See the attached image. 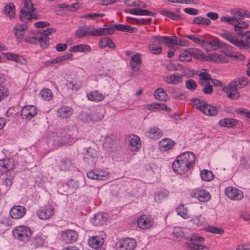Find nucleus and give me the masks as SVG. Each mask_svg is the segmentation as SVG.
Returning a JSON list of instances; mask_svg holds the SVG:
<instances>
[{
    "label": "nucleus",
    "instance_id": "f257e3e1",
    "mask_svg": "<svg viewBox=\"0 0 250 250\" xmlns=\"http://www.w3.org/2000/svg\"><path fill=\"white\" fill-rule=\"evenodd\" d=\"M195 158L194 154L191 152L181 154L172 163L173 171L179 174L186 173L193 168Z\"/></svg>",
    "mask_w": 250,
    "mask_h": 250
},
{
    "label": "nucleus",
    "instance_id": "f03ea898",
    "mask_svg": "<svg viewBox=\"0 0 250 250\" xmlns=\"http://www.w3.org/2000/svg\"><path fill=\"white\" fill-rule=\"evenodd\" d=\"M249 81L246 77L236 78L231 81L228 85L223 87V90L227 94V97L232 99H237L240 97L239 90L245 87Z\"/></svg>",
    "mask_w": 250,
    "mask_h": 250
},
{
    "label": "nucleus",
    "instance_id": "7ed1b4c3",
    "mask_svg": "<svg viewBox=\"0 0 250 250\" xmlns=\"http://www.w3.org/2000/svg\"><path fill=\"white\" fill-rule=\"evenodd\" d=\"M186 245L191 250H209V248L204 245L205 239L198 234H192L187 238Z\"/></svg>",
    "mask_w": 250,
    "mask_h": 250
},
{
    "label": "nucleus",
    "instance_id": "20e7f679",
    "mask_svg": "<svg viewBox=\"0 0 250 250\" xmlns=\"http://www.w3.org/2000/svg\"><path fill=\"white\" fill-rule=\"evenodd\" d=\"M12 234L15 239L23 243L28 242L32 235L30 229L24 225L15 228L12 231Z\"/></svg>",
    "mask_w": 250,
    "mask_h": 250
},
{
    "label": "nucleus",
    "instance_id": "39448f33",
    "mask_svg": "<svg viewBox=\"0 0 250 250\" xmlns=\"http://www.w3.org/2000/svg\"><path fill=\"white\" fill-rule=\"evenodd\" d=\"M53 145L56 146H60L65 144L72 143L70 136L66 133L64 130H59L53 133Z\"/></svg>",
    "mask_w": 250,
    "mask_h": 250
},
{
    "label": "nucleus",
    "instance_id": "423d86ee",
    "mask_svg": "<svg viewBox=\"0 0 250 250\" xmlns=\"http://www.w3.org/2000/svg\"><path fill=\"white\" fill-rule=\"evenodd\" d=\"M220 36L229 42L231 43L239 48L243 49H248L250 48V42L247 41H238L228 32L221 33Z\"/></svg>",
    "mask_w": 250,
    "mask_h": 250
},
{
    "label": "nucleus",
    "instance_id": "0eeeda50",
    "mask_svg": "<svg viewBox=\"0 0 250 250\" xmlns=\"http://www.w3.org/2000/svg\"><path fill=\"white\" fill-rule=\"evenodd\" d=\"M117 250H133L136 247L135 239L127 238L118 241L115 245Z\"/></svg>",
    "mask_w": 250,
    "mask_h": 250
},
{
    "label": "nucleus",
    "instance_id": "6e6552de",
    "mask_svg": "<svg viewBox=\"0 0 250 250\" xmlns=\"http://www.w3.org/2000/svg\"><path fill=\"white\" fill-rule=\"evenodd\" d=\"M37 113V107L33 105H27L22 108L21 116L23 119L30 120L34 117Z\"/></svg>",
    "mask_w": 250,
    "mask_h": 250
},
{
    "label": "nucleus",
    "instance_id": "1a4fd4ad",
    "mask_svg": "<svg viewBox=\"0 0 250 250\" xmlns=\"http://www.w3.org/2000/svg\"><path fill=\"white\" fill-rule=\"evenodd\" d=\"M226 195L229 199L234 200H240L243 198V192L238 188L229 187L225 190Z\"/></svg>",
    "mask_w": 250,
    "mask_h": 250
},
{
    "label": "nucleus",
    "instance_id": "9d476101",
    "mask_svg": "<svg viewBox=\"0 0 250 250\" xmlns=\"http://www.w3.org/2000/svg\"><path fill=\"white\" fill-rule=\"evenodd\" d=\"M97 152L96 150L89 147L86 149L84 153L83 160L89 165H93L97 161Z\"/></svg>",
    "mask_w": 250,
    "mask_h": 250
},
{
    "label": "nucleus",
    "instance_id": "9b49d317",
    "mask_svg": "<svg viewBox=\"0 0 250 250\" xmlns=\"http://www.w3.org/2000/svg\"><path fill=\"white\" fill-rule=\"evenodd\" d=\"M54 213V208L51 205H47L37 211L36 214L41 219L46 220L51 218Z\"/></svg>",
    "mask_w": 250,
    "mask_h": 250
},
{
    "label": "nucleus",
    "instance_id": "f8f14e48",
    "mask_svg": "<svg viewBox=\"0 0 250 250\" xmlns=\"http://www.w3.org/2000/svg\"><path fill=\"white\" fill-rule=\"evenodd\" d=\"M5 58L9 61H14L21 65L26 66L27 65V61L21 55L19 54L6 52L2 54Z\"/></svg>",
    "mask_w": 250,
    "mask_h": 250
},
{
    "label": "nucleus",
    "instance_id": "ddd939ff",
    "mask_svg": "<svg viewBox=\"0 0 250 250\" xmlns=\"http://www.w3.org/2000/svg\"><path fill=\"white\" fill-rule=\"evenodd\" d=\"M61 236L63 241L67 244L77 241L78 235L77 232L71 229H67L61 232Z\"/></svg>",
    "mask_w": 250,
    "mask_h": 250
},
{
    "label": "nucleus",
    "instance_id": "4468645a",
    "mask_svg": "<svg viewBox=\"0 0 250 250\" xmlns=\"http://www.w3.org/2000/svg\"><path fill=\"white\" fill-rule=\"evenodd\" d=\"M128 149L132 151H137L141 146L140 138L135 134H131L128 138Z\"/></svg>",
    "mask_w": 250,
    "mask_h": 250
},
{
    "label": "nucleus",
    "instance_id": "2eb2a0df",
    "mask_svg": "<svg viewBox=\"0 0 250 250\" xmlns=\"http://www.w3.org/2000/svg\"><path fill=\"white\" fill-rule=\"evenodd\" d=\"M153 220L151 216L147 215L141 216L137 221L138 227L143 229L150 228L153 226Z\"/></svg>",
    "mask_w": 250,
    "mask_h": 250
},
{
    "label": "nucleus",
    "instance_id": "dca6fc26",
    "mask_svg": "<svg viewBox=\"0 0 250 250\" xmlns=\"http://www.w3.org/2000/svg\"><path fill=\"white\" fill-rule=\"evenodd\" d=\"M56 31V29L53 27L48 28L43 30L41 36L39 38L41 45L42 47L46 48L48 45L49 38L48 36Z\"/></svg>",
    "mask_w": 250,
    "mask_h": 250
},
{
    "label": "nucleus",
    "instance_id": "f3484780",
    "mask_svg": "<svg viewBox=\"0 0 250 250\" xmlns=\"http://www.w3.org/2000/svg\"><path fill=\"white\" fill-rule=\"evenodd\" d=\"M75 35L78 38L94 36V28L90 29L88 26H81L76 30Z\"/></svg>",
    "mask_w": 250,
    "mask_h": 250
},
{
    "label": "nucleus",
    "instance_id": "a211bd4d",
    "mask_svg": "<svg viewBox=\"0 0 250 250\" xmlns=\"http://www.w3.org/2000/svg\"><path fill=\"white\" fill-rule=\"evenodd\" d=\"M184 74L180 75L179 73H174L166 76L164 79V81L170 84H179L183 82Z\"/></svg>",
    "mask_w": 250,
    "mask_h": 250
},
{
    "label": "nucleus",
    "instance_id": "6ab92c4d",
    "mask_svg": "<svg viewBox=\"0 0 250 250\" xmlns=\"http://www.w3.org/2000/svg\"><path fill=\"white\" fill-rule=\"evenodd\" d=\"M57 116L62 119L70 118L74 113L73 109L70 106L63 105L57 110Z\"/></svg>",
    "mask_w": 250,
    "mask_h": 250
},
{
    "label": "nucleus",
    "instance_id": "aec40b11",
    "mask_svg": "<svg viewBox=\"0 0 250 250\" xmlns=\"http://www.w3.org/2000/svg\"><path fill=\"white\" fill-rule=\"evenodd\" d=\"M25 208L21 206H15L12 207L10 210V216L14 219H20L26 213Z\"/></svg>",
    "mask_w": 250,
    "mask_h": 250
},
{
    "label": "nucleus",
    "instance_id": "412c9836",
    "mask_svg": "<svg viewBox=\"0 0 250 250\" xmlns=\"http://www.w3.org/2000/svg\"><path fill=\"white\" fill-rule=\"evenodd\" d=\"M14 161L12 159L6 158L0 160V171L5 172L12 169L14 166Z\"/></svg>",
    "mask_w": 250,
    "mask_h": 250
},
{
    "label": "nucleus",
    "instance_id": "4be33fe9",
    "mask_svg": "<svg viewBox=\"0 0 250 250\" xmlns=\"http://www.w3.org/2000/svg\"><path fill=\"white\" fill-rule=\"evenodd\" d=\"M159 42H155V36L150 40L148 45V49L151 54L159 55L161 53L162 49Z\"/></svg>",
    "mask_w": 250,
    "mask_h": 250
},
{
    "label": "nucleus",
    "instance_id": "5701e85b",
    "mask_svg": "<svg viewBox=\"0 0 250 250\" xmlns=\"http://www.w3.org/2000/svg\"><path fill=\"white\" fill-rule=\"evenodd\" d=\"M194 197L197 198L200 202H206L210 198L209 193L206 190L197 189L193 194Z\"/></svg>",
    "mask_w": 250,
    "mask_h": 250
},
{
    "label": "nucleus",
    "instance_id": "b1692460",
    "mask_svg": "<svg viewBox=\"0 0 250 250\" xmlns=\"http://www.w3.org/2000/svg\"><path fill=\"white\" fill-rule=\"evenodd\" d=\"M163 131L157 127H151L146 132L147 137L154 139H157L163 136Z\"/></svg>",
    "mask_w": 250,
    "mask_h": 250
},
{
    "label": "nucleus",
    "instance_id": "393cba45",
    "mask_svg": "<svg viewBox=\"0 0 250 250\" xmlns=\"http://www.w3.org/2000/svg\"><path fill=\"white\" fill-rule=\"evenodd\" d=\"M175 142L169 138L163 139L159 143V147L161 151H166L172 148Z\"/></svg>",
    "mask_w": 250,
    "mask_h": 250
},
{
    "label": "nucleus",
    "instance_id": "a878e982",
    "mask_svg": "<svg viewBox=\"0 0 250 250\" xmlns=\"http://www.w3.org/2000/svg\"><path fill=\"white\" fill-rule=\"evenodd\" d=\"M201 112L206 115L214 116L218 113V110L214 106L208 104L206 102L203 107H202Z\"/></svg>",
    "mask_w": 250,
    "mask_h": 250
},
{
    "label": "nucleus",
    "instance_id": "bb28decb",
    "mask_svg": "<svg viewBox=\"0 0 250 250\" xmlns=\"http://www.w3.org/2000/svg\"><path fill=\"white\" fill-rule=\"evenodd\" d=\"M94 36H106L108 35L113 34L114 32V30L113 26H112L107 28H94Z\"/></svg>",
    "mask_w": 250,
    "mask_h": 250
},
{
    "label": "nucleus",
    "instance_id": "cd10ccee",
    "mask_svg": "<svg viewBox=\"0 0 250 250\" xmlns=\"http://www.w3.org/2000/svg\"><path fill=\"white\" fill-rule=\"evenodd\" d=\"M104 242V239L99 236L92 237L89 239L88 242L89 246L96 249L100 248L103 244Z\"/></svg>",
    "mask_w": 250,
    "mask_h": 250
},
{
    "label": "nucleus",
    "instance_id": "c85d7f7f",
    "mask_svg": "<svg viewBox=\"0 0 250 250\" xmlns=\"http://www.w3.org/2000/svg\"><path fill=\"white\" fill-rule=\"evenodd\" d=\"M126 13H129L132 15H139V16H154L155 13L148 11L147 10H143L140 8H134L132 9H128L125 11Z\"/></svg>",
    "mask_w": 250,
    "mask_h": 250
},
{
    "label": "nucleus",
    "instance_id": "c756f323",
    "mask_svg": "<svg viewBox=\"0 0 250 250\" xmlns=\"http://www.w3.org/2000/svg\"><path fill=\"white\" fill-rule=\"evenodd\" d=\"M238 120L233 118H225L219 121V125L222 127H233L238 124Z\"/></svg>",
    "mask_w": 250,
    "mask_h": 250
},
{
    "label": "nucleus",
    "instance_id": "7c9ffc66",
    "mask_svg": "<svg viewBox=\"0 0 250 250\" xmlns=\"http://www.w3.org/2000/svg\"><path fill=\"white\" fill-rule=\"evenodd\" d=\"M155 42H159L160 44L164 43L167 45H170L175 43L174 36L170 37L168 36H155Z\"/></svg>",
    "mask_w": 250,
    "mask_h": 250
},
{
    "label": "nucleus",
    "instance_id": "2f4dec72",
    "mask_svg": "<svg viewBox=\"0 0 250 250\" xmlns=\"http://www.w3.org/2000/svg\"><path fill=\"white\" fill-rule=\"evenodd\" d=\"M27 26L25 24H18L14 29V34L18 39H22L24 31L27 29Z\"/></svg>",
    "mask_w": 250,
    "mask_h": 250
},
{
    "label": "nucleus",
    "instance_id": "473e14b6",
    "mask_svg": "<svg viewBox=\"0 0 250 250\" xmlns=\"http://www.w3.org/2000/svg\"><path fill=\"white\" fill-rule=\"evenodd\" d=\"M107 218L106 216L102 213L96 214L92 220V222L95 226H103L106 222Z\"/></svg>",
    "mask_w": 250,
    "mask_h": 250
},
{
    "label": "nucleus",
    "instance_id": "72a5a7b5",
    "mask_svg": "<svg viewBox=\"0 0 250 250\" xmlns=\"http://www.w3.org/2000/svg\"><path fill=\"white\" fill-rule=\"evenodd\" d=\"M207 60L216 63H224L226 62V58L222 55L214 53L209 54L207 56Z\"/></svg>",
    "mask_w": 250,
    "mask_h": 250
},
{
    "label": "nucleus",
    "instance_id": "f704fd0d",
    "mask_svg": "<svg viewBox=\"0 0 250 250\" xmlns=\"http://www.w3.org/2000/svg\"><path fill=\"white\" fill-rule=\"evenodd\" d=\"M91 51V48L89 45L83 44L74 45L70 49V51L74 52H90Z\"/></svg>",
    "mask_w": 250,
    "mask_h": 250
},
{
    "label": "nucleus",
    "instance_id": "c9c22d12",
    "mask_svg": "<svg viewBox=\"0 0 250 250\" xmlns=\"http://www.w3.org/2000/svg\"><path fill=\"white\" fill-rule=\"evenodd\" d=\"M142 62L141 55L139 53H136L133 55L131 58L130 63L131 69L133 70H138L137 66L141 64Z\"/></svg>",
    "mask_w": 250,
    "mask_h": 250
},
{
    "label": "nucleus",
    "instance_id": "e433bc0d",
    "mask_svg": "<svg viewBox=\"0 0 250 250\" xmlns=\"http://www.w3.org/2000/svg\"><path fill=\"white\" fill-rule=\"evenodd\" d=\"M88 99L92 101L99 102L104 98V96L98 91H92L87 95Z\"/></svg>",
    "mask_w": 250,
    "mask_h": 250
},
{
    "label": "nucleus",
    "instance_id": "4c0bfd02",
    "mask_svg": "<svg viewBox=\"0 0 250 250\" xmlns=\"http://www.w3.org/2000/svg\"><path fill=\"white\" fill-rule=\"evenodd\" d=\"M234 30L237 32L238 35H240L242 34V29H245L248 27L249 24L245 21H242L237 18V22L234 25Z\"/></svg>",
    "mask_w": 250,
    "mask_h": 250
},
{
    "label": "nucleus",
    "instance_id": "58836bf2",
    "mask_svg": "<svg viewBox=\"0 0 250 250\" xmlns=\"http://www.w3.org/2000/svg\"><path fill=\"white\" fill-rule=\"evenodd\" d=\"M155 98L159 101H166L167 99V95L166 91L162 88H158L154 93Z\"/></svg>",
    "mask_w": 250,
    "mask_h": 250
},
{
    "label": "nucleus",
    "instance_id": "ea45409f",
    "mask_svg": "<svg viewBox=\"0 0 250 250\" xmlns=\"http://www.w3.org/2000/svg\"><path fill=\"white\" fill-rule=\"evenodd\" d=\"M85 185V181L83 178H81L78 180L71 179L68 181V185L75 189Z\"/></svg>",
    "mask_w": 250,
    "mask_h": 250
},
{
    "label": "nucleus",
    "instance_id": "a19ab883",
    "mask_svg": "<svg viewBox=\"0 0 250 250\" xmlns=\"http://www.w3.org/2000/svg\"><path fill=\"white\" fill-rule=\"evenodd\" d=\"M203 45H210L212 47V49L216 50L218 48L226 45V44L223 42H220L218 39H215L210 41H204L203 42Z\"/></svg>",
    "mask_w": 250,
    "mask_h": 250
},
{
    "label": "nucleus",
    "instance_id": "79ce46f5",
    "mask_svg": "<svg viewBox=\"0 0 250 250\" xmlns=\"http://www.w3.org/2000/svg\"><path fill=\"white\" fill-rule=\"evenodd\" d=\"M113 27L114 28V30L116 29L118 31H127L130 32H133L135 30H136V28L135 27H131L130 26L125 25L122 24H116L113 25Z\"/></svg>",
    "mask_w": 250,
    "mask_h": 250
},
{
    "label": "nucleus",
    "instance_id": "37998d69",
    "mask_svg": "<svg viewBox=\"0 0 250 250\" xmlns=\"http://www.w3.org/2000/svg\"><path fill=\"white\" fill-rule=\"evenodd\" d=\"M99 46L101 47L108 46L109 48H113L115 47V45L109 38H103L99 42Z\"/></svg>",
    "mask_w": 250,
    "mask_h": 250
},
{
    "label": "nucleus",
    "instance_id": "c03bdc74",
    "mask_svg": "<svg viewBox=\"0 0 250 250\" xmlns=\"http://www.w3.org/2000/svg\"><path fill=\"white\" fill-rule=\"evenodd\" d=\"M4 13L10 19L13 18L15 15V6L14 4H9L6 5L4 9Z\"/></svg>",
    "mask_w": 250,
    "mask_h": 250
},
{
    "label": "nucleus",
    "instance_id": "a18cd8bd",
    "mask_svg": "<svg viewBox=\"0 0 250 250\" xmlns=\"http://www.w3.org/2000/svg\"><path fill=\"white\" fill-rule=\"evenodd\" d=\"M160 13L161 15L168 17L172 20L179 21L182 19V17L180 15L170 11L163 10Z\"/></svg>",
    "mask_w": 250,
    "mask_h": 250
},
{
    "label": "nucleus",
    "instance_id": "49530a36",
    "mask_svg": "<svg viewBox=\"0 0 250 250\" xmlns=\"http://www.w3.org/2000/svg\"><path fill=\"white\" fill-rule=\"evenodd\" d=\"M146 108L149 110H152L154 109H166L167 110L168 107L164 104L162 103H151L147 104L146 105Z\"/></svg>",
    "mask_w": 250,
    "mask_h": 250
},
{
    "label": "nucleus",
    "instance_id": "de8ad7c7",
    "mask_svg": "<svg viewBox=\"0 0 250 250\" xmlns=\"http://www.w3.org/2000/svg\"><path fill=\"white\" fill-rule=\"evenodd\" d=\"M179 60L181 62H190L191 61V54L189 49L185 50L181 53L179 56Z\"/></svg>",
    "mask_w": 250,
    "mask_h": 250
},
{
    "label": "nucleus",
    "instance_id": "09e8293b",
    "mask_svg": "<svg viewBox=\"0 0 250 250\" xmlns=\"http://www.w3.org/2000/svg\"><path fill=\"white\" fill-rule=\"evenodd\" d=\"M72 163L70 160L65 159L62 160L59 165L61 170L65 171L69 170L72 167Z\"/></svg>",
    "mask_w": 250,
    "mask_h": 250
},
{
    "label": "nucleus",
    "instance_id": "8fccbe9b",
    "mask_svg": "<svg viewBox=\"0 0 250 250\" xmlns=\"http://www.w3.org/2000/svg\"><path fill=\"white\" fill-rule=\"evenodd\" d=\"M201 178L203 180L209 181L213 178V174L211 171L208 170L204 169L200 173Z\"/></svg>",
    "mask_w": 250,
    "mask_h": 250
},
{
    "label": "nucleus",
    "instance_id": "3c124183",
    "mask_svg": "<svg viewBox=\"0 0 250 250\" xmlns=\"http://www.w3.org/2000/svg\"><path fill=\"white\" fill-rule=\"evenodd\" d=\"M39 95L43 99L46 101H49L52 98V92L49 89H44L41 90Z\"/></svg>",
    "mask_w": 250,
    "mask_h": 250
},
{
    "label": "nucleus",
    "instance_id": "603ef678",
    "mask_svg": "<svg viewBox=\"0 0 250 250\" xmlns=\"http://www.w3.org/2000/svg\"><path fill=\"white\" fill-rule=\"evenodd\" d=\"M177 214L182 217L187 219L188 218V210L185 208L183 205L179 206L176 208Z\"/></svg>",
    "mask_w": 250,
    "mask_h": 250
},
{
    "label": "nucleus",
    "instance_id": "864d4df0",
    "mask_svg": "<svg viewBox=\"0 0 250 250\" xmlns=\"http://www.w3.org/2000/svg\"><path fill=\"white\" fill-rule=\"evenodd\" d=\"M201 85L203 86V92L206 94H210L213 91L212 85L209 82H201Z\"/></svg>",
    "mask_w": 250,
    "mask_h": 250
},
{
    "label": "nucleus",
    "instance_id": "5fc2aeb1",
    "mask_svg": "<svg viewBox=\"0 0 250 250\" xmlns=\"http://www.w3.org/2000/svg\"><path fill=\"white\" fill-rule=\"evenodd\" d=\"M240 165L245 169H250V158L242 156L240 159Z\"/></svg>",
    "mask_w": 250,
    "mask_h": 250
},
{
    "label": "nucleus",
    "instance_id": "6e6d98bb",
    "mask_svg": "<svg viewBox=\"0 0 250 250\" xmlns=\"http://www.w3.org/2000/svg\"><path fill=\"white\" fill-rule=\"evenodd\" d=\"M45 236L38 234L34 238V244L36 247L43 246L45 243Z\"/></svg>",
    "mask_w": 250,
    "mask_h": 250
},
{
    "label": "nucleus",
    "instance_id": "4d7b16f0",
    "mask_svg": "<svg viewBox=\"0 0 250 250\" xmlns=\"http://www.w3.org/2000/svg\"><path fill=\"white\" fill-rule=\"evenodd\" d=\"M206 102L197 98L193 99L191 101L192 105L196 108L201 111Z\"/></svg>",
    "mask_w": 250,
    "mask_h": 250
},
{
    "label": "nucleus",
    "instance_id": "13d9d810",
    "mask_svg": "<svg viewBox=\"0 0 250 250\" xmlns=\"http://www.w3.org/2000/svg\"><path fill=\"white\" fill-rule=\"evenodd\" d=\"M114 145V141L110 137H107L104 140L103 144L104 147L107 151H110L113 148Z\"/></svg>",
    "mask_w": 250,
    "mask_h": 250
},
{
    "label": "nucleus",
    "instance_id": "bf43d9fd",
    "mask_svg": "<svg viewBox=\"0 0 250 250\" xmlns=\"http://www.w3.org/2000/svg\"><path fill=\"white\" fill-rule=\"evenodd\" d=\"M30 10H22L20 15V19L21 21L24 22L30 21Z\"/></svg>",
    "mask_w": 250,
    "mask_h": 250
},
{
    "label": "nucleus",
    "instance_id": "052dcab7",
    "mask_svg": "<svg viewBox=\"0 0 250 250\" xmlns=\"http://www.w3.org/2000/svg\"><path fill=\"white\" fill-rule=\"evenodd\" d=\"M222 21L226 22L227 23L234 25L237 22V18L236 16L230 17L229 16H223L220 18Z\"/></svg>",
    "mask_w": 250,
    "mask_h": 250
},
{
    "label": "nucleus",
    "instance_id": "680f3d73",
    "mask_svg": "<svg viewBox=\"0 0 250 250\" xmlns=\"http://www.w3.org/2000/svg\"><path fill=\"white\" fill-rule=\"evenodd\" d=\"M206 229L208 232L214 234H222L224 233V229L221 228L212 226L208 227Z\"/></svg>",
    "mask_w": 250,
    "mask_h": 250
},
{
    "label": "nucleus",
    "instance_id": "e2e57ef3",
    "mask_svg": "<svg viewBox=\"0 0 250 250\" xmlns=\"http://www.w3.org/2000/svg\"><path fill=\"white\" fill-rule=\"evenodd\" d=\"M199 76L201 82H209V81L211 79L210 75L206 72V69H202L200 72Z\"/></svg>",
    "mask_w": 250,
    "mask_h": 250
},
{
    "label": "nucleus",
    "instance_id": "0e129e2a",
    "mask_svg": "<svg viewBox=\"0 0 250 250\" xmlns=\"http://www.w3.org/2000/svg\"><path fill=\"white\" fill-rule=\"evenodd\" d=\"M168 193L167 192L160 191L155 194L154 199L158 203L161 202L164 199L168 196Z\"/></svg>",
    "mask_w": 250,
    "mask_h": 250
},
{
    "label": "nucleus",
    "instance_id": "69168bd1",
    "mask_svg": "<svg viewBox=\"0 0 250 250\" xmlns=\"http://www.w3.org/2000/svg\"><path fill=\"white\" fill-rule=\"evenodd\" d=\"M97 174V180H103L108 176L109 172L106 170L96 169Z\"/></svg>",
    "mask_w": 250,
    "mask_h": 250
},
{
    "label": "nucleus",
    "instance_id": "338daca9",
    "mask_svg": "<svg viewBox=\"0 0 250 250\" xmlns=\"http://www.w3.org/2000/svg\"><path fill=\"white\" fill-rule=\"evenodd\" d=\"M92 123L101 121L104 118V114L98 111L91 113Z\"/></svg>",
    "mask_w": 250,
    "mask_h": 250
},
{
    "label": "nucleus",
    "instance_id": "774afa93",
    "mask_svg": "<svg viewBox=\"0 0 250 250\" xmlns=\"http://www.w3.org/2000/svg\"><path fill=\"white\" fill-rule=\"evenodd\" d=\"M80 118L85 123H92L91 113L82 112L80 115Z\"/></svg>",
    "mask_w": 250,
    "mask_h": 250
}]
</instances>
